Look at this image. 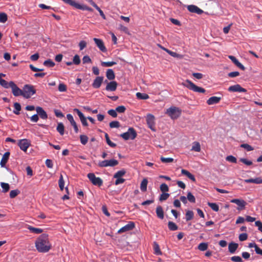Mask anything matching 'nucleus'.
I'll use <instances>...</instances> for the list:
<instances>
[{"label":"nucleus","instance_id":"obj_1","mask_svg":"<svg viewBox=\"0 0 262 262\" xmlns=\"http://www.w3.org/2000/svg\"><path fill=\"white\" fill-rule=\"evenodd\" d=\"M35 246L39 252L46 253L48 252L51 248L48 235L47 234L40 235L36 241Z\"/></svg>","mask_w":262,"mask_h":262},{"label":"nucleus","instance_id":"obj_2","mask_svg":"<svg viewBox=\"0 0 262 262\" xmlns=\"http://www.w3.org/2000/svg\"><path fill=\"white\" fill-rule=\"evenodd\" d=\"M182 84L189 90H191L195 92L204 93L206 92V90L204 88L195 85L190 80L188 79L183 82Z\"/></svg>","mask_w":262,"mask_h":262},{"label":"nucleus","instance_id":"obj_3","mask_svg":"<svg viewBox=\"0 0 262 262\" xmlns=\"http://www.w3.org/2000/svg\"><path fill=\"white\" fill-rule=\"evenodd\" d=\"M23 97L26 99L30 98L33 95L36 93L34 86L31 84H25L23 88Z\"/></svg>","mask_w":262,"mask_h":262},{"label":"nucleus","instance_id":"obj_4","mask_svg":"<svg viewBox=\"0 0 262 262\" xmlns=\"http://www.w3.org/2000/svg\"><path fill=\"white\" fill-rule=\"evenodd\" d=\"M137 132L133 127H129L127 132L124 133L120 135L121 137L125 140L129 139L134 140L137 137Z\"/></svg>","mask_w":262,"mask_h":262},{"label":"nucleus","instance_id":"obj_5","mask_svg":"<svg viewBox=\"0 0 262 262\" xmlns=\"http://www.w3.org/2000/svg\"><path fill=\"white\" fill-rule=\"evenodd\" d=\"M166 113L172 119L178 118L181 114V111L178 107H171L168 108Z\"/></svg>","mask_w":262,"mask_h":262},{"label":"nucleus","instance_id":"obj_6","mask_svg":"<svg viewBox=\"0 0 262 262\" xmlns=\"http://www.w3.org/2000/svg\"><path fill=\"white\" fill-rule=\"evenodd\" d=\"M88 178L94 185L101 186L102 185L103 181L102 179L99 177H96L94 173H88Z\"/></svg>","mask_w":262,"mask_h":262},{"label":"nucleus","instance_id":"obj_7","mask_svg":"<svg viewBox=\"0 0 262 262\" xmlns=\"http://www.w3.org/2000/svg\"><path fill=\"white\" fill-rule=\"evenodd\" d=\"M10 88L12 89V92L13 95L15 97H17L19 96H23V89H20L16 84L12 81H10Z\"/></svg>","mask_w":262,"mask_h":262},{"label":"nucleus","instance_id":"obj_8","mask_svg":"<svg viewBox=\"0 0 262 262\" xmlns=\"http://www.w3.org/2000/svg\"><path fill=\"white\" fill-rule=\"evenodd\" d=\"M146 122L148 127L153 131H155V117L154 115L149 114L146 117Z\"/></svg>","mask_w":262,"mask_h":262},{"label":"nucleus","instance_id":"obj_9","mask_svg":"<svg viewBox=\"0 0 262 262\" xmlns=\"http://www.w3.org/2000/svg\"><path fill=\"white\" fill-rule=\"evenodd\" d=\"M30 145V142L26 139H20L18 141V146L24 151H26Z\"/></svg>","mask_w":262,"mask_h":262},{"label":"nucleus","instance_id":"obj_10","mask_svg":"<svg viewBox=\"0 0 262 262\" xmlns=\"http://www.w3.org/2000/svg\"><path fill=\"white\" fill-rule=\"evenodd\" d=\"M135 227V223L133 222H129L127 225H125L120 229L118 233H121L126 231H128L133 229Z\"/></svg>","mask_w":262,"mask_h":262},{"label":"nucleus","instance_id":"obj_11","mask_svg":"<svg viewBox=\"0 0 262 262\" xmlns=\"http://www.w3.org/2000/svg\"><path fill=\"white\" fill-rule=\"evenodd\" d=\"M230 202L238 205V207L237 208V210H238L245 209V206L247 204L246 202L244 200L237 199H232Z\"/></svg>","mask_w":262,"mask_h":262},{"label":"nucleus","instance_id":"obj_12","mask_svg":"<svg viewBox=\"0 0 262 262\" xmlns=\"http://www.w3.org/2000/svg\"><path fill=\"white\" fill-rule=\"evenodd\" d=\"M228 90V91L232 92H247V90L243 88L238 84L229 86Z\"/></svg>","mask_w":262,"mask_h":262},{"label":"nucleus","instance_id":"obj_13","mask_svg":"<svg viewBox=\"0 0 262 262\" xmlns=\"http://www.w3.org/2000/svg\"><path fill=\"white\" fill-rule=\"evenodd\" d=\"M93 40L101 51L103 52H106V48H105L102 40L97 38H94Z\"/></svg>","mask_w":262,"mask_h":262},{"label":"nucleus","instance_id":"obj_14","mask_svg":"<svg viewBox=\"0 0 262 262\" xmlns=\"http://www.w3.org/2000/svg\"><path fill=\"white\" fill-rule=\"evenodd\" d=\"M103 80V76H97L93 81L92 86L95 89H98L100 87Z\"/></svg>","mask_w":262,"mask_h":262},{"label":"nucleus","instance_id":"obj_15","mask_svg":"<svg viewBox=\"0 0 262 262\" xmlns=\"http://www.w3.org/2000/svg\"><path fill=\"white\" fill-rule=\"evenodd\" d=\"M187 9L192 13H195L198 14H201L204 12L203 11L195 5H189L187 7Z\"/></svg>","mask_w":262,"mask_h":262},{"label":"nucleus","instance_id":"obj_16","mask_svg":"<svg viewBox=\"0 0 262 262\" xmlns=\"http://www.w3.org/2000/svg\"><path fill=\"white\" fill-rule=\"evenodd\" d=\"M117 82L115 81H112L107 83L105 88L106 91H115L117 87Z\"/></svg>","mask_w":262,"mask_h":262},{"label":"nucleus","instance_id":"obj_17","mask_svg":"<svg viewBox=\"0 0 262 262\" xmlns=\"http://www.w3.org/2000/svg\"><path fill=\"white\" fill-rule=\"evenodd\" d=\"M10 153L9 151L6 152L4 155L3 156V157L1 159L0 165L2 167H5L6 166V164L9 158Z\"/></svg>","mask_w":262,"mask_h":262},{"label":"nucleus","instance_id":"obj_18","mask_svg":"<svg viewBox=\"0 0 262 262\" xmlns=\"http://www.w3.org/2000/svg\"><path fill=\"white\" fill-rule=\"evenodd\" d=\"M228 57L240 69L243 71L245 70V67L234 56L229 55Z\"/></svg>","mask_w":262,"mask_h":262},{"label":"nucleus","instance_id":"obj_19","mask_svg":"<svg viewBox=\"0 0 262 262\" xmlns=\"http://www.w3.org/2000/svg\"><path fill=\"white\" fill-rule=\"evenodd\" d=\"M36 111L37 113V114L40 116L41 118L43 119H46L48 118L47 114L42 107L37 106L36 108Z\"/></svg>","mask_w":262,"mask_h":262},{"label":"nucleus","instance_id":"obj_20","mask_svg":"<svg viewBox=\"0 0 262 262\" xmlns=\"http://www.w3.org/2000/svg\"><path fill=\"white\" fill-rule=\"evenodd\" d=\"M221 100V97H220L212 96L209 98L207 100V103L208 105H213L214 104H217Z\"/></svg>","mask_w":262,"mask_h":262},{"label":"nucleus","instance_id":"obj_21","mask_svg":"<svg viewBox=\"0 0 262 262\" xmlns=\"http://www.w3.org/2000/svg\"><path fill=\"white\" fill-rule=\"evenodd\" d=\"M244 182L246 183H255L257 184H261L262 183V179H261L260 177H257L254 179H245L244 180Z\"/></svg>","mask_w":262,"mask_h":262},{"label":"nucleus","instance_id":"obj_22","mask_svg":"<svg viewBox=\"0 0 262 262\" xmlns=\"http://www.w3.org/2000/svg\"><path fill=\"white\" fill-rule=\"evenodd\" d=\"M238 247V244L233 242L229 243L228 245V250L231 253H234L237 250Z\"/></svg>","mask_w":262,"mask_h":262},{"label":"nucleus","instance_id":"obj_23","mask_svg":"<svg viewBox=\"0 0 262 262\" xmlns=\"http://www.w3.org/2000/svg\"><path fill=\"white\" fill-rule=\"evenodd\" d=\"M106 76L110 80H113L115 78V75L114 71L112 69H107L106 72Z\"/></svg>","mask_w":262,"mask_h":262},{"label":"nucleus","instance_id":"obj_24","mask_svg":"<svg viewBox=\"0 0 262 262\" xmlns=\"http://www.w3.org/2000/svg\"><path fill=\"white\" fill-rule=\"evenodd\" d=\"M156 214L157 216L160 219L164 218V211L161 206H158L156 208Z\"/></svg>","mask_w":262,"mask_h":262},{"label":"nucleus","instance_id":"obj_25","mask_svg":"<svg viewBox=\"0 0 262 262\" xmlns=\"http://www.w3.org/2000/svg\"><path fill=\"white\" fill-rule=\"evenodd\" d=\"M181 173L182 174L186 176L189 179H190L193 182L195 181V178L194 176L190 172H189L188 171L183 169L181 170Z\"/></svg>","mask_w":262,"mask_h":262},{"label":"nucleus","instance_id":"obj_26","mask_svg":"<svg viewBox=\"0 0 262 262\" xmlns=\"http://www.w3.org/2000/svg\"><path fill=\"white\" fill-rule=\"evenodd\" d=\"M136 97L138 99L146 100L149 98V96L145 93L138 92L136 93Z\"/></svg>","mask_w":262,"mask_h":262},{"label":"nucleus","instance_id":"obj_27","mask_svg":"<svg viewBox=\"0 0 262 262\" xmlns=\"http://www.w3.org/2000/svg\"><path fill=\"white\" fill-rule=\"evenodd\" d=\"M194 216V213L191 210H188L186 212L185 214V219L186 221H189L191 220Z\"/></svg>","mask_w":262,"mask_h":262},{"label":"nucleus","instance_id":"obj_28","mask_svg":"<svg viewBox=\"0 0 262 262\" xmlns=\"http://www.w3.org/2000/svg\"><path fill=\"white\" fill-rule=\"evenodd\" d=\"M56 129L60 135H63L64 131V126L63 123L61 122L58 123Z\"/></svg>","mask_w":262,"mask_h":262},{"label":"nucleus","instance_id":"obj_29","mask_svg":"<svg viewBox=\"0 0 262 262\" xmlns=\"http://www.w3.org/2000/svg\"><path fill=\"white\" fill-rule=\"evenodd\" d=\"M148 183V181L146 179H144L141 182L140 185V189L142 191H145L147 190V185Z\"/></svg>","mask_w":262,"mask_h":262},{"label":"nucleus","instance_id":"obj_30","mask_svg":"<svg viewBox=\"0 0 262 262\" xmlns=\"http://www.w3.org/2000/svg\"><path fill=\"white\" fill-rule=\"evenodd\" d=\"M28 229L32 233H34L35 234H39L42 232V230L40 228H37L35 227H33L31 226H28Z\"/></svg>","mask_w":262,"mask_h":262},{"label":"nucleus","instance_id":"obj_31","mask_svg":"<svg viewBox=\"0 0 262 262\" xmlns=\"http://www.w3.org/2000/svg\"><path fill=\"white\" fill-rule=\"evenodd\" d=\"M168 227L171 231H176L178 229V226L174 223L171 221L168 222Z\"/></svg>","mask_w":262,"mask_h":262},{"label":"nucleus","instance_id":"obj_32","mask_svg":"<svg viewBox=\"0 0 262 262\" xmlns=\"http://www.w3.org/2000/svg\"><path fill=\"white\" fill-rule=\"evenodd\" d=\"M0 85L5 89H8L9 88H10V81L8 82L5 80L0 78Z\"/></svg>","mask_w":262,"mask_h":262},{"label":"nucleus","instance_id":"obj_33","mask_svg":"<svg viewBox=\"0 0 262 262\" xmlns=\"http://www.w3.org/2000/svg\"><path fill=\"white\" fill-rule=\"evenodd\" d=\"M154 253L157 255H161L162 252L160 250V247L159 245L156 243L154 242Z\"/></svg>","mask_w":262,"mask_h":262},{"label":"nucleus","instance_id":"obj_34","mask_svg":"<svg viewBox=\"0 0 262 262\" xmlns=\"http://www.w3.org/2000/svg\"><path fill=\"white\" fill-rule=\"evenodd\" d=\"M191 150L199 152L201 151V146L198 142H194L191 148Z\"/></svg>","mask_w":262,"mask_h":262},{"label":"nucleus","instance_id":"obj_35","mask_svg":"<svg viewBox=\"0 0 262 262\" xmlns=\"http://www.w3.org/2000/svg\"><path fill=\"white\" fill-rule=\"evenodd\" d=\"M126 173V170L124 169L118 171L114 175V178H119L123 176Z\"/></svg>","mask_w":262,"mask_h":262},{"label":"nucleus","instance_id":"obj_36","mask_svg":"<svg viewBox=\"0 0 262 262\" xmlns=\"http://www.w3.org/2000/svg\"><path fill=\"white\" fill-rule=\"evenodd\" d=\"M105 138L107 144L112 147H115L117 145L116 143L112 142L110 139L107 133L105 134Z\"/></svg>","mask_w":262,"mask_h":262},{"label":"nucleus","instance_id":"obj_37","mask_svg":"<svg viewBox=\"0 0 262 262\" xmlns=\"http://www.w3.org/2000/svg\"><path fill=\"white\" fill-rule=\"evenodd\" d=\"M1 185L2 188H3L2 191L4 193L8 192L10 189V186L8 183L1 182Z\"/></svg>","mask_w":262,"mask_h":262},{"label":"nucleus","instance_id":"obj_38","mask_svg":"<svg viewBox=\"0 0 262 262\" xmlns=\"http://www.w3.org/2000/svg\"><path fill=\"white\" fill-rule=\"evenodd\" d=\"M14 107L15 110L13 111V113L16 115L19 114V111L21 110L20 104L18 102H15L14 103Z\"/></svg>","mask_w":262,"mask_h":262},{"label":"nucleus","instance_id":"obj_39","mask_svg":"<svg viewBox=\"0 0 262 262\" xmlns=\"http://www.w3.org/2000/svg\"><path fill=\"white\" fill-rule=\"evenodd\" d=\"M117 63L116 62H114V61H107V62H105V61H102L101 62V64L102 67H112L115 64H116Z\"/></svg>","mask_w":262,"mask_h":262},{"label":"nucleus","instance_id":"obj_40","mask_svg":"<svg viewBox=\"0 0 262 262\" xmlns=\"http://www.w3.org/2000/svg\"><path fill=\"white\" fill-rule=\"evenodd\" d=\"M43 64L45 66L49 68H52L55 66V63L51 59L45 60Z\"/></svg>","mask_w":262,"mask_h":262},{"label":"nucleus","instance_id":"obj_41","mask_svg":"<svg viewBox=\"0 0 262 262\" xmlns=\"http://www.w3.org/2000/svg\"><path fill=\"white\" fill-rule=\"evenodd\" d=\"M208 205L214 211H218L219 210V206L215 203H208Z\"/></svg>","mask_w":262,"mask_h":262},{"label":"nucleus","instance_id":"obj_42","mask_svg":"<svg viewBox=\"0 0 262 262\" xmlns=\"http://www.w3.org/2000/svg\"><path fill=\"white\" fill-rule=\"evenodd\" d=\"M207 248L208 244L206 243H201L198 246V249L202 251L206 250Z\"/></svg>","mask_w":262,"mask_h":262},{"label":"nucleus","instance_id":"obj_43","mask_svg":"<svg viewBox=\"0 0 262 262\" xmlns=\"http://www.w3.org/2000/svg\"><path fill=\"white\" fill-rule=\"evenodd\" d=\"M58 184H59V187L60 190H63V189L64 188V181L63 176L62 174H60V176Z\"/></svg>","mask_w":262,"mask_h":262},{"label":"nucleus","instance_id":"obj_44","mask_svg":"<svg viewBox=\"0 0 262 262\" xmlns=\"http://www.w3.org/2000/svg\"><path fill=\"white\" fill-rule=\"evenodd\" d=\"M108 166L114 167L118 164V161L115 159L107 160Z\"/></svg>","mask_w":262,"mask_h":262},{"label":"nucleus","instance_id":"obj_45","mask_svg":"<svg viewBox=\"0 0 262 262\" xmlns=\"http://www.w3.org/2000/svg\"><path fill=\"white\" fill-rule=\"evenodd\" d=\"M187 199L191 203H195V197L192 195L190 192L187 193Z\"/></svg>","mask_w":262,"mask_h":262},{"label":"nucleus","instance_id":"obj_46","mask_svg":"<svg viewBox=\"0 0 262 262\" xmlns=\"http://www.w3.org/2000/svg\"><path fill=\"white\" fill-rule=\"evenodd\" d=\"M20 193V191L18 189H15L11 190L10 192V198H14L16 197L19 193Z\"/></svg>","mask_w":262,"mask_h":262},{"label":"nucleus","instance_id":"obj_47","mask_svg":"<svg viewBox=\"0 0 262 262\" xmlns=\"http://www.w3.org/2000/svg\"><path fill=\"white\" fill-rule=\"evenodd\" d=\"M226 160L227 161L231 162V163H237V159H236V158L235 157H234V156H233L232 155L228 156L226 158Z\"/></svg>","mask_w":262,"mask_h":262},{"label":"nucleus","instance_id":"obj_48","mask_svg":"<svg viewBox=\"0 0 262 262\" xmlns=\"http://www.w3.org/2000/svg\"><path fill=\"white\" fill-rule=\"evenodd\" d=\"M80 140L82 144L85 145L88 141V137L85 135H80Z\"/></svg>","mask_w":262,"mask_h":262},{"label":"nucleus","instance_id":"obj_49","mask_svg":"<svg viewBox=\"0 0 262 262\" xmlns=\"http://www.w3.org/2000/svg\"><path fill=\"white\" fill-rule=\"evenodd\" d=\"M239 161L247 166H250V165H252V164H253V163L251 161L249 160L246 158H240Z\"/></svg>","mask_w":262,"mask_h":262},{"label":"nucleus","instance_id":"obj_50","mask_svg":"<svg viewBox=\"0 0 262 262\" xmlns=\"http://www.w3.org/2000/svg\"><path fill=\"white\" fill-rule=\"evenodd\" d=\"M120 126V123L118 121H113L110 123L111 128H118Z\"/></svg>","mask_w":262,"mask_h":262},{"label":"nucleus","instance_id":"obj_51","mask_svg":"<svg viewBox=\"0 0 262 262\" xmlns=\"http://www.w3.org/2000/svg\"><path fill=\"white\" fill-rule=\"evenodd\" d=\"M7 15L5 13H0V22L2 23H5L7 20Z\"/></svg>","mask_w":262,"mask_h":262},{"label":"nucleus","instance_id":"obj_52","mask_svg":"<svg viewBox=\"0 0 262 262\" xmlns=\"http://www.w3.org/2000/svg\"><path fill=\"white\" fill-rule=\"evenodd\" d=\"M80 61H81V60H80L79 56L78 55H75L74 56L73 59V64H74L75 65H78L80 64Z\"/></svg>","mask_w":262,"mask_h":262},{"label":"nucleus","instance_id":"obj_53","mask_svg":"<svg viewBox=\"0 0 262 262\" xmlns=\"http://www.w3.org/2000/svg\"><path fill=\"white\" fill-rule=\"evenodd\" d=\"M160 160L163 163H166L172 162L174 160L172 158H164L163 157H161Z\"/></svg>","mask_w":262,"mask_h":262},{"label":"nucleus","instance_id":"obj_54","mask_svg":"<svg viewBox=\"0 0 262 262\" xmlns=\"http://www.w3.org/2000/svg\"><path fill=\"white\" fill-rule=\"evenodd\" d=\"M160 190L162 192H167L169 191V188L167 184L165 183H163L160 185Z\"/></svg>","mask_w":262,"mask_h":262},{"label":"nucleus","instance_id":"obj_55","mask_svg":"<svg viewBox=\"0 0 262 262\" xmlns=\"http://www.w3.org/2000/svg\"><path fill=\"white\" fill-rule=\"evenodd\" d=\"M169 196V194L168 193H163L161 194L159 200L160 201H163L166 200Z\"/></svg>","mask_w":262,"mask_h":262},{"label":"nucleus","instance_id":"obj_56","mask_svg":"<svg viewBox=\"0 0 262 262\" xmlns=\"http://www.w3.org/2000/svg\"><path fill=\"white\" fill-rule=\"evenodd\" d=\"M126 110V108L123 105L118 106L116 108V111L119 113H123Z\"/></svg>","mask_w":262,"mask_h":262},{"label":"nucleus","instance_id":"obj_57","mask_svg":"<svg viewBox=\"0 0 262 262\" xmlns=\"http://www.w3.org/2000/svg\"><path fill=\"white\" fill-rule=\"evenodd\" d=\"M238 238L241 242L245 241L248 238V234L246 233L240 234Z\"/></svg>","mask_w":262,"mask_h":262},{"label":"nucleus","instance_id":"obj_58","mask_svg":"<svg viewBox=\"0 0 262 262\" xmlns=\"http://www.w3.org/2000/svg\"><path fill=\"white\" fill-rule=\"evenodd\" d=\"M82 62L84 64L91 63L92 60L89 56L85 55L82 58Z\"/></svg>","mask_w":262,"mask_h":262},{"label":"nucleus","instance_id":"obj_59","mask_svg":"<svg viewBox=\"0 0 262 262\" xmlns=\"http://www.w3.org/2000/svg\"><path fill=\"white\" fill-rule=\"evenodd\" d=\"M231 260L234 262H243L242 258L239 256H233L231 257Z\"/></svg>","mask_w":262,"mask_h":262},{"label":"nucleus","instance_id":"obj_60","mask_svg":"<svg viewBox=\"0 0 262 262\" xmlns=\"http://www.w3.org/2000/svg\"><path fill=\"white\" fill-rule=\"evenodd\" d=\"M98 165L100 167H107L108 166L107 160H103L102 161H100L98 163Z\"/></svg>","mask_w":262,"mask_h":262},{"label":"nucleus","instance_id":"obj_61","mask_svg":"<svg viewBox=\"0 0 262 262\" xmlns=\"http://www.w3.org/2000/svg\"><path fill=\"white\" fill-rule=\"evenodd\" d=\"M94 8L99 12L100 16L102 17L103 19H106V17L103 12L100 9V8L97 6L95 5Z\"/></svg>","mask_w":262,"mask_h":262},{"label":"nucleus","instance_id":"obj_62","mask_svg":"<svg viewBox=\"0 0 262 262\" xmlns=\"http://www.w3.org/2000/svg\"><path fill=\"white\" fill-rule=\"evenodd\" d=\"M58 90L61 92H66L67 91V86L63 83H60L58 85Z\"/></svg>","mask_w":262,"mask_h":262},{"label":"nucleus","instance_id":"obj_63","mask_svg":"<svg viewBox=\"0 0 262 262\" xmlns=\"http://www.w3.org/2000/svg\"><path fill=\"white\" fill-rule=\"evenodd\" d=\"M107 113L114 118H116L117 116V113L116 110H110L108 111Z\"/></svg>","mask_w":262,"mask_h":262},{"label":"nucleus","instance_id":"obj_64","mask_svg":"<svg viewBox=\"0 0 262 262\" xmlns=\"http://www.w3.org/2000/svg\"><path fill=\"white\" fill-rule=\"evenodd\" d=\"M241 147L246 149L248 151H251L253 150V148L248 144H243L241 145Z\"/></svg>","mask_w":262,"mask_h":262}]
</instances>
